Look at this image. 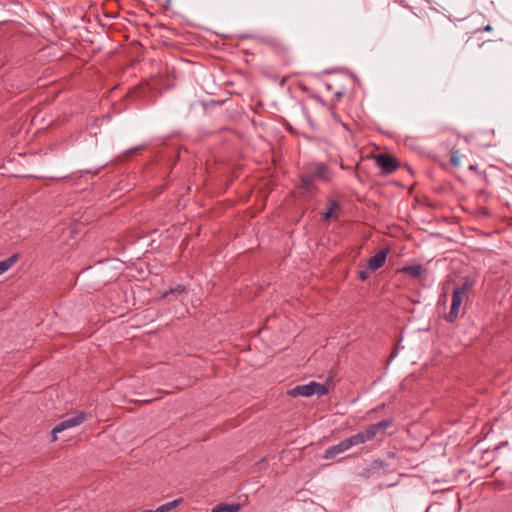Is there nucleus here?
<instances>
[{
	"instance_id": "1",
	"label": "nucleus",
	"mask_w": 512,
	"mask_h": 512,
	"mask_svg": "<svg viewBox=\"0 0 512 512\" xmlns=\"http://www.w3.org/2000/svg\"><path fill=\"white\" fill-rule=\"evenodd\" d=\"M299 180L297 188L301 195L314 194L317 192L316 180L330 181L329 167L322 162L307 165L299 174Z\"/></svg>"
},
{
	"instance_id": "2",
	"label": "nucleus",
	"mask_w": 512,
	"mask_h": 512,
	"mask_svg": "<svg viewBox=\"0 0 512 512\" xmlns=\"http://www.w3.org/2000/svg\"><path fill=\"white\" fill-rule=\"evenodd\" d=\"M329 390L325 384H321L315 381H311L308 384L297 385L292 389L287 390L286 394L291 397H310L314 394L323 396L328 394Z\"/></svg>"
},
{
	"instance_id": "3",
	"label": "nucleus",
	"mask_w": 512,
	"mask_h": 512,
	"mask_svg": "<svg viewBox=\"0 0 512 512\" xmlns=\"http://www.w3.org/2000/svg\"><path fill=\"white\" fill-rule=\"evenodd\" d=\"M375 164L381 169V175H389L400 166V161L390 153H379L374 156Z\"/></svg>"
},
{
	"instance_id": "4",
	"label": "nucleus",
	"mask_w": 512,
	"mask_h": 512,
	"mask_svg": "<svg viewBox=\"0 0 512 512\" xmlns=\"http://www.w3.org/2000/svg\"><path fill=\"white\" fill-rule=\"evenodd\" d=\"M224 100H211L210 102L193 101L191 103H184L182 106V113L186 116L193 117L195 115L204 113L210 105H221Z\"/></svg>"
},
{
	"instance_id": "5",
	"label": "nucleus",
	"mask_w": 512,
	"mask_h": 512,
	"mask_svg": "<svg viewBox=\"0 0 512 512\" xmlns=\"http://www.w3.org/2000/svg\"><path fill=\"white\" fill-rule=\"evenodd\" d=\"M86 419V414L84 412H81L69 419H65L63 421H61L60 423H58L51 431V435H52V439L51 441H56L57 440V437H56V434L59 433V432H62L64 431L65 429H68V428H71V427H74V426H77V425H80L81 423H83Z\"/></svg>"
},
{
	"instance_id": "6",
	"label": "nucleus",
	"mask_w": 512,
	"mask_h": 512,
	"mask_svg": "<svg viewBox=\"0 0 512 512\" xmlns=\"http://www.w3.org/2000/svg\"><path fill=\"white\" fill-rule=\"evenodd\" d=\"M462 302L463 295H461L458 290H453L451 309L450 312L445 316L446 321L449 323H454L457 320Z\"/></svg>"
},
{
	"instance_id": "7",
	"label": "nucleus",
	"mask_w": 512,
	"mask_h": 512,
	"mask_svg": "<svg viewBox=\"0 0 512 512\" xmlns=\"http://www.w3.org/2000/svg\"><path fill=\"white\" fill-rule=\"evenodd\" d=\"M388 253L389 249L387 248L378 251L375 255L371 256L367 260V268L373 272L383 267L386 262Z\"/></svg>"
},
{
	"instance_id": "8",
	"label": "nucleus",
	"mask_w": 512,
	"mask_h": 512,
	"mask_svg": "<svg viewBox=\"0 0 512 512\" xmlns=\"http://www.w3.org/2000/svg\"><path fill=\"white\" fill-rule=\"evenodd\" d=\"M394 420L392 418L383 419L378 423L367 426V430L373 439L379 432L385 433V430L393 426Z\"/></svg>"
},
{
	"instance_id": "9",
	"label": "nucleus",
	"mask_w": 512,
	"mask_h": 512,
	"mask_svg": "<svg viewBox=\"0 0 512 512\" xmlns=\"http://www.w3.org/2000/svg\"><path fill=\"white\" fill-rule=\"evenodd\" d=\"M327 205L328 206H327L326 211L324 213H322V217H321L322 220L329 221L333 217L338 218V215L334 214V213H335V211L340 210V203L333 198H328Z\"/></svg>"
},
{
	"instance_id": "10",
	"label": "nucleus",
	"mask_w": 512,
	"mask_h": 512,
	"mask_svg": "<svg viewBox=\"0 0 512 512\" xmlns=\"http://www.w3.org/2000/svg\"><path fill=\"white\" fill-rule=\"evenodd\" d=\"M347 441H348V444L350 446V448L352 446H356V445H359V444H363L369 440H372L370 434H369V431L367 430V428H365L363 431H360L348 438H346Z\"/></svg>"
},
{
	"instance_id": "11",
	"label": "nucleus",
	"mask_w": 512,
	"mask_h": 512,
	"mask_svg": "<svg viewBox=\"0 0 512 512\" xmlns=\"http://www.w3.org/2000/svg\"><path fill=\"white\" fill-rule=\"evenodd\" d=\"M187 292V287L183 284H177L175 287L170 288L169 290L164 291L161 294V299H169L178 298L180 295Z\"/></svg>"
},
{
	"instance_id": "12",
	"label": "nucleus",
	"mask_w": 512,
	"mask_h": 512,
	"mask_svg": "<svg viewBox=\"0 0 512 512\" xmlns=\"http://www.w3.org/2000/svg\"><path fill=\"white\" fill-rule=\"evenodd\" d=\"M424 271L423 267L420 264L416 265H408L402 268L401 272L405 275L417 279L422 275V272Z\"/></svg>"
},
{
	"instance_id": "13",
	"label": "nucleus",
	"mask_w": 512,
	"mask_h": 512,
	"mask_svg": "<svg viewBox=\"0 0 512 512\" xmlns=\"http://www.w3.org/2000/svg\"><path fill=\"white\" fill-rule=\"evenodd\" d=\"M240 509L239 503H220L212 509V512H238Z\"/></svg>"
},
{
	"instance_id": "14",
	"label": "nucleus",
	"mask_w": 512,
	"mask_h": 512,
	"mask_svg": "<svg viewBox=\"0 0 512 512\" xmlns=\"http://www.w3.org/2000/svg\"><path fill=\"white\" fill-rule=\"evenodd\" d=\"M19 259L18 253H13L8 258L0 261V275L8 271Z\"/></svg>"
},
{
	"instance_id": "15",
	"label": "nucleus",
	"mask_w": 512,
	"mask_h": 512,
	"mask_svg": "<svg viewBox=\"0 0 512 512\" xmlns=\"http://www.w3.org/2000/svg\"><path fill=\"white\" fill-rule=\"evenodd\" d=\"M475 284V280L470 277H465L461 285H456L453 290H458L461 295L466 294Z\"/></svg>"
},
{
	"instance_id": "16",
	"label": "nucleus",
	"mask_w": 512,
	"mask_h": 512,
	"mask_svg": "<svg viewBox=\"0 0 512 512\" xmlns=\"http://www.w3.org/2000/svg\"><path fill=\"white\" fill-rule=\"evenodd\" d=\"M339 453H340V452H339L338 448L336 447V445H334V446L329 447V448L325 451V453H324V455H323V458H324V459H326V460H329V459L334 458V457H335L336 455H338Z\"/></svg>"
},
{
	"instance_id": "17",
	"label": "nucleus",
	"mask_w": 512,
	"mask_h": 512,
	"mask_svg": "<svg viewBox=\"0 0 512 512\" xmlns=\"http://www.w3.org/2000/svg\"><path fill=\"white\" fill-rule=\"evenodd\" d=\"M143 149H144V146H136V147L130 148L124 152V157L126 159H128L131 155H133Z\"/></svg>"
},
{
	"instance_id": "18",
	"label": "nucleus",
	"mask_w": 512,
	"mask_h": 512,
	"mask_svg": "<svg viewBox=\"0 0 512 512\" xmlns=\"http://www.w3.org/2000/svg\"><path fill=\"white\" fill-rule=\"evenodd\" d=\"M369 277H370V270L368 268L358 271V279L359 280L366 281Z\"/></svg>"
},
{
	"instance_id": "19",
	"label": "nucleus",
	"mask_w": 512,
	"mask_h": 512,
	"mask_svg": "<svg viewBox=\"0 0 512 512\" xmlns=\"http://www.w3.org/2000/svg\"><path fill=\"white\" fill-rule=\"evenodd\" d=\"M339 452L342 453L350 448L347 439L342 440L340 443L336 445Z\"/></svg>"
},
{
	"instance_id": "20",
	"label": "nucleus",
	"mask_w": 512,
	"mask_h": 512,
	"mask_svg": "<svg viewBox=\"0 0 512 512\" xmlns=\"http://www.w3.org/2000/svg\"><path fill=\"white\" fill-rule=\"evenodd\" d=\"M372 465L374 468H385L387 464L385 463V461L378 459L374 460Z\"/></svg>"
},
{
	"instance_id": "21",
	"label": "nucleus",
	"mask_w": 512,
	"mask_h": 512,
	"mask_svg": "<svg viewBox=\"0 0 512 512\" xmlns=\"http://www.w3.org/2000/svg\"><path fill=\"white\" fill-rule=\"evenodd\" d=\"M450 163H451L453 166H458V165H459V157H458V155H457V152H454V153L451 155Z\"/></svg>"
},
{
	"instance_id": "22",
	"label": "nucleus",
	"mask_w": 512,
	"mask_h": 512,
	"mask_svg": "<svg viewBox=\"0 0 512 512\" xmlns=\"http://www.w3.org/2000/svg\"><path fill=\"white\" fill-rule=\"evenodd\" d=\"M144 89H145V86H143V85H138V86L134 87V89H132V90L130 91V93H138L139 91H142V90H144Z\"/></svg>"
},
{
	"instance_id": "23",
	"label": "nucleus",
	"mask_w": 512,
	"mask_h": 512,
	"mask_svg": "<svg viewBox=\"0 0 512 512\" xmlns=\"http://www.w3.org/2000/svg\"><path fill=\"white\" fill-rule=\"evenodd\" d=\"M105 166H106V164H102V165H101L99 168H97L95 171H93V170H86V171H85V173H86V174H90V173L98 174V173H99V171H100V169H101V168H104Z\"/></svg>"
},
{
	"instance_id": "24",
	"label": "nucleus",
	"mask_w": 512,
	"mask_h": 512,
	"mask_svg": "<svg viewBox=\"0 0 512 512\" xmlns=\"http://www.w3.org/2000/svg\"><path fill=\"white\" fill-rule=\"evenodd\" d=\"M70 175H66V176H60V177H51L52 180H56V181H62V180H66V179H70Z\"/></svg>"
},
{
	"instance_id": "25",
	"label": "nucleus",
	"mask_w": 512,
	"mask_h": 512,
	"mask_svg": "<svg viewBox=\"0 0 512 512\" xmlns=\"http://www.w3.org/2000/svg\"><path fill=\"white\" fill-rule=\"evenodd\" d=\"M387 456H388L389 458H395V457H396V452H394V451H388V452H387Z\"/></svg>"
},
{
	"instance_id": "26",
	"label": "nucleus",
	"mask_w": 512,
	"mask_h": 512,
	"mask_svg": "<svg viewBox=\"0 0 512 512\" xmlns=\"http://www.w3.org/2000/svg\"><path fill=\"white\" fill-rule=\"evenodd\" d=\"M483 31H486V32H489V31H492V26L491 25H486L482 28Z\"/></svg>"
},
{
	"instance_id": "27",
	"label": "nucleus",
	"mask_w": 512,
	"mask_h": 512,
	"mask_svg": "<svg viewBox=\"0 0 512 512\" xmlns=\"http://www.w3.org/2000/svg\"><path fill=\"white\" fill-rule=\"evenodd\" d=\"M157 399H158V398H154V399H147V400H143V401H141V403H142V404H148V403H151V402H153V401H155V400H157Z\"/></svg>"
},
{
	"instance_id": "28",
	"label": "nucleus",
	"mask_w": 512,
	"mask_h": 512,
	"mask_svg": "<svg viewBox=\"0 0 512 512\" xmlns=\"http://www.w3.org/2000/svg\"><path fill=\"white\" fill-rule=\"evenodd\" d=\"M405 167H406V169L408 170V172H409L411 175H413V173H414V172H413V170H412L411 166H409L408 164H405Z\"/></svg>"
},
{
	"instance_id": "29",
	"label": "nucleus",
	"mask_w": 512,
	"mask_h": 512,
	"mask_svg": "<svg viewBox=\"0 0 512 512\" xmlns=\"http://www.w3.org/2000/svg\"><path fill=\"white\" fill-rule=\"evenodd\" d=\"M397 352V347L394 348L393 352L391 353V357H394Z\"/></svg>"
},
{
	"instance_id": "30",
	"label": "nucleus",
	"mask_w": 512,
	"mask_h": 512,
	"mask_svg": "<svg viewBox=\"0 0 512 512\" xmlns=\"http://www.w3.org/2000/svg\"><path fill=\"white\" fill-rule=\"evenodd\" d=\"M384 406H385V404H384V403H382L381 405H379V407H378L376 410H378V409H382Z\"/></svg>"
},
{
	"instance_id": "31",
	"label": "nucleus",
	"mask_w": 512,
	"mask_h": 512,
	"mask_svg": "<svg viewBox=\"0 0 512 512\" xmlns=\"http://www.w3.org/2000/svg\"><path fill=\"white\" fill-rule=\"evenodd\" d=\"M162 392L165 393V394H170L171 393L169 391H162Z\"/></svg>"
}]
</instances>
